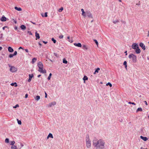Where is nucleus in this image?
Masks as SVG:
<instances>
[{
	"instance_id": "nucleus-26",
	"label": "nucleus",
	"mask_w": 149,
	"mask_h": 149,
	"mask_svg": "<svg viewBox=\"0 0 149 149\" xmlns=\"http://www.w3.org/2000/svg\"><path fill=\"white\" fill-rule=\"evenodd\" d=\"M113 22L114 24H116V23L118 22L119 21L118 19H116L114 21H113Z\"/></svg>"
},
{
	"instance_id": "nucleus-54",
	"label": "nucleus",
	"mask_w": 149,
	"mask_h": 149,
	"mask_svg": "<svg viewBox=\"0 0 149 149\" xmlns=\"http://www.w3.org/2000/svg\"><path fill=\"white\" fill-rule=\"evenodd\" d=\"M69 41L70 42V43H72V42L73 41L72 40H69Z\"/></svg>"
},
{
	"instance_id": "nucleus-19",
	"label": "nucleus",
	"mask_w": 149,
	"mask_h": 149,
	"mask_svg": "<svg viewBox=\"0 0 149 149\" xmlns=\"http://www.w3.org/2000/svg\"><path fill=\"white\" fill-rule=\"evenodd\" d=\"M15 10H17L18 11H21L22 10V9L21 8H18V7H17L16 6V7H15Z\"/></svg>"
},
{
	"instance_id": "nucleus-10",
	"label": "nucleus",
	"mask_w": 149,
	"mask_h": 149,
	"mask_svg": "<svg viewBox=\"0 0 149 149\" xmlns=\"http://www.w3.org/2000/svg\"><path fill=\"white\" fill-rule=\"evenodd\" d=\"M0 20L2 22H5L6 20V18L3 15L1 18Z\"/></svg>"
},
{
	"instance_id": "nucleus-11",
	"label": "nucleus",
	"mask_w": 149,
	"mask_h": 149,
	"mask_svg": "<svg viewBox=\"0 0 149 149\" xmlns=\"http://www.w3.org/2000/svg\"><path fill=\"white\" fill-rule=\"evenodd\" d=\"M135 50V52L136 54H138L141 52L140 49H139V47L136 48Z\"/></svg>"
},
{
	"instance_id": "nucleus-28",
	"label": "nucleus",
	"mask_w": 149,
	"mask_h": 149,
	"mask_svg": "<svg viewBox=\"0 0 149 149\" xmlns=\"http://www.w3.org/2000/svg\"><path fill=\"white\" fill-rule=\"evenodd\" d=\"M106 85L107 86L109 85L110 87H111L112 86V85L110 82H108L106 84Z\"/></svg>"
},
{
	"instance_id": "nucleus-60",
	"label": "nucleus",
	"mask_w": 149,
	"mask_h": 149,
	"mask_svg": "<svg viewBox=\"0 0 149 149\" xmlns=\"http://www.w3.org/2000/svg\"><path fill=\"white\" fill-rule=\"evenodd\" d=\"M20 145L22 147H23L24 146L23 145L22 143H21Z\"/></svg>"
},
{
	"instance_id": "nucleus-50",
	"label": "nucleus",
	"mask_w": 149,
	"mask_h": 149,
	"mask_svg": "<svg viewBox=\"0 0 149 149\" xmlns=\"http://www.w3.org/2000/svg\"><path fill=\"white\" fill-rule=\"evenodd\" d=\"M45 44H47V41H42Z\"/></svg>"
},
{
	"instance_id": "nucleus-48",
	"label": "nucleus",
	"mask_w": 149,
	"mask_h": 149,
	"mask_svg": "<svg viewBox=\"0 0 149 149\" xmlns=\"http://www.w3.org/2000/svg\"><path fill=\"white\" fill-rule=\"evenodd\" d=\"M45 98H46L47 97V93L45 92Z\"/></svg>"
},
{
	"instance_id": "nucleus-16",
	"label": "nucleus",
	"mask_w": 149,
	"mask_h": 149,
	"mask_svg": "<svg viewBox=\"0 0 149 149\" xmlns=\"http://www.w3.org/2000/svg\"><path fill=\"white\" fill-rule=\"evenodd\" d=\"M49 137H50L52 139L53 138V137L52 134L50 133H49L47 136V139H48Z\"/></svg>"
},
{
	"instance_id": "nucleus-47",
	"label": "nucleus",
	"mask_w": 149,
	"mask_h": 149,
	"mask_svg": "<svg viewBox=\"0 0 149 149\" xmlns=\"http://www.w3.org/2000/svg\"><path fill=\"white\" fill-rule=\"evenodd\" d=\"M88 16L89 17H91V18L92 17V15L91 14H90L89 15H88Z\"/></svg>"
},
{
	"instance_id": "nucleus-56",
	"label": "nucleus",
	"mask_w": 149,
	"mask_h": 149,
	"mask_svg": "<svg viewBox=\"0 0 149 149\" xmlns=\"http://www.w3.org/2000/svg\"><path fill=\"white\" fill-rule=\"evenodd\" d=\"M144 102L145 103V104L146 105H148L147 103V102L146 101H144Z\"/></svg>"
},
{
	"instance_id": "nucleus-37",
	"label": "nucleus",
	"mask_w": 149,
	"mask_h": 149,
	"mask_svg": "<svg viewBox=\"0 0 149 149\" xmlns=\"http://www.w3.org/2000/svg\"><path fill=\"white\" fill-rule=\"evenodd\" d=\"M13 56H14V55H13V54H10L8 56L10 58H12Z\"/></svg>"
},
{
	"instance_id": "nucleus-31",
	"label": "nucleus",
	"mask_w": 149,
	"mask_h": 149,
	"mask_svg": "<svg viewBox=\"0 0 149 149\" xmlns=\"http://www.w3.org/2000/svg\"><path fill=\"white\" fill-rule=\"evenodd\" d=\"M17 148V146L15 145L12 146L11 147L12 149H16Z\"/></svg>"
},
{
	"instance_id": "nucleus-27",
	"label": "nucleus",
	"mask_w": 149,
	"mask_h": 149,
	"mask_svg": "<svg viewBox=\"0 0 149 149\" xmlns=\"http://www.w3.org/2000/svg\"><path fill=\"white\" fill-rule=\"evenodd\" d=\"M81 12H82V15L83 16H85V13L84 11V10L83 9H81Z\"/></svg>"
},
{
	"instance_id": "nucleus-58",
	"label": "nucleus",
	"mask_w": 149,
	"mask_h": 149,
	"mask_svg": "<svg viewBox=\"0 0 149 149\" xmlns=\"http://www.w3.org/2000/svg\"><path fill=\"white\" fill-rule=\"evenodd\" d=\"M125 55H127V51H126L125 52Z\"/></svg>"
},
{
	"instance_id": "nucleus-64",
	"label": "nucleus",
	"mask_w": 149,
	"mask_h": 149,
	"mask_svg": "<svg viewBox=\"0 0 149 149\" xmlns=\"http://www.w3.org/2000/svg\"><path fill=\"white\" fill-rule=\"evenodd\" d=\"M41 76V75H39L38 76V77H39L40 76Z\"/></svg>"
},
{
	"instance_id": "nucleus-45",
	"label": "nucleus",
	"mask_w": 149,
	"mask_h": 149,
	"mask_svg": "<svg viewBox=\"0 0 149 149\" xmlns=\"http://www.w3.org/2000/svg\"><path fill=\"white\" fill-rule=\"evenodd\" d=\"M19 107V105L18 104H16L15 107H13L14 108H16L17 107Z\"/></svg>"
},
{
	"instance_id": "nucleus-53",
	"label": "nucleus",
	"mask_w": 149,
	"mask_h": 149,
	"mask_svg": "<svg viewBox=\"0 0 149 149\" xmlns=\"http://www.w3.org/2000/svg\"><path fill=\"white\" fill-rule=\"evenodd\" d=\"M15 30H17V29H18V28L17 27H16V26L15 28Z\"/></svg>"
},
{
	"instance_id": "nucleus-18",
	"label": "nucleus",
	"mask_w": 149,
	"mask_h": 149,
	"mask_svg": "<svg viewBox=\"0 0 149 149\" xmlns=\"http://www.w3.org/2000/svg\"><path fill=\"white\" fill-rule=\"evenodd\" d=\"M35 36L36 37L38 38L39 39L40 38V35L39 33H38L37 32L35 33Z\"/></svg>"
},
{
	"instance_id": "nucleus-40",
	"label": "nucleus",
	"mask_w": 149,
	"mask_h": 149,
	"mask_svg": "<svg viewBox=\"0 0 149 149\" xmlns=\"http://www.w3.org/2000/svg\"><path fill=\"white\" fill-rule=\"evenodd\" d=\"M94 41L95 42L96 44V45L97 46L98 45V42L97 41V40H95H95H94Z\"/></svg>"
},
{
	"instance_id": "nucleus-38",
	"label": "nucleus",
	"mask_w": 149,
	"mask_h": 149,
	"mask_svg": "<svg viewBox=\"0 0 149 149\" xmlns=\"http://www.w3.org/2000/svg\"><path fill=\"white\" fill-rule=\"evenodd\" d=\"M18 123L19 125H21L22 124V122L20 120H19L18 119H17Z\"/></svg>"
},
{
	"instance_id": "nucleus-17",
	"label": "nucleus",
	"mask_w": 149,
	"mask_h": 149,
	"mask_svg": "<svg viewBox=\"0 0 149 149\" xmlns=\"http://www.w3.org/2000/svg\"><path fill=\"white\" fill-rule=\"evenodd\" d=\"M88 79V77L86 75L84 76L83 78V80H84V83H85V81L87 80Z\"/></svg>"
},
{
	"instance_id": "nucleus-39",
	"label": "nucleus",
	"mask_w": 149,
	"mask_h": 149,
	"mask_svg": "<svg viewBox=\"0 0 149 149\" xmlns=\"http://www.w3.org/2000/svg\"><path fill=\"white\" fill-rule=\"evenodd\" d=\"M42 17H47V12L45 13L44 15L43 16L42 15Z\"/></svg>"
},
{
	"instance_id": "nucleus-32",
	"label": "nucleus",
	"mask_w": 149,
	"mask_h": 149,
	"mask_svg": "<svg viewBox=\"0 0 149 149\" xmlns=\"http://www.w3.org/2000/svg\"><path fill=\"white\" fill-rule=\"evenodd\" d=\"M52 75V74L51 73H50L49 74V76H48V78H47V79L48 80H50L51 78V76Z\"/></svg>"
},
{
	"instance_id": "nucleus-51",
	"label": "nucleus",
	"mask_w": 149,
	"mask_h": 149,
	"mask_svg": "<svg viewBox=\"0 0 149 149\" xmlns=\"http://www.w3.org/2000/svg\"><path fill=\"white\" fill-rule=\"evenodd\" d=\"M25 52H29L28 50L27 49H25Z\"/></svg>"
},
{
	"instance_id": "nucleus-6",
	"label": "nucleus",
	"mask_w": 149,
	"mask_h": 149,
	"mask_svg": "<svg viewBox=\"0 0 149 149\" xmlns=\"http://www.w3.org/2000/svg\"><path fill=\"white\" fill-rule=\"evenodd\" d=\"M132 48L133 49H135L136 48L139 47V45L137 43H134L132 45Z\"/></svg>"
},
{
	"instance_id": "nucleus-9",
	"label": "nucleus",
	"mask_w": 149,
	"mask_h": 149,
	"mask_svg": "<svg viewBox=\"0 0 149 149\" xmlns=\"http://www.w3.org/2000/svg\"><path fill=\"white\" fill-rule=\"evenodd\" d=\"M29 77L28 79V82H30L31 80V78L33 77V74H29Z\"/></svg>"
},
{
	"instance_id": "nucleus-55",
	"label": "nucleus",
	"mask_w": 149,
	"mask_h": 149,
	"mask_svg": "<svg viewBox=\"0 0 149 149\" xmlns=\"http://www.w3.org/2000/svg\"><path fill=\"white\" fill-rule=\"evenodd\" d=\"M1 37H0L1 38H2V37H3V34L2 33H1Z\"/></svg>"
},
{
	"instance_id": "nucleus-5",
	"label": "nucleus",
	"mask_w": 149,
	"mask_h": 149,
	"mask_svg": "<svg viewBox=\"0 0 149 149\" xmlns=\"http://www.w3.org/2000/svg\"><path fill=\"white\" fill-rule=\"evenodd\" d=\"M9 67H10V71L12 72H16L17 71V69L14 66H11L9 64H8Z\"/></svg>"
},
{
	"instance_id": "nucleus-12",
	"label": "nucleus",
	"mask_w": 149,
	"mask_h": 149,
	"mask_svg": "<svg viewBox=\"0 0 149 149\" xmlns=\"http://www.w3.org/2000/svg\"><path fill=\"white\" fill-rule=\"evenodd\" d=\"M74 44L75 46L78 47H81V45L80 43H74Z\"/></svg>"
},
{
	"instance_id": "nucleus-8",
	"label": "nucleus",
	"mask_w": 149,
	"mask_h": 149,
	"mask_svg": "<svg viewBox=\"0 0 149 149\" xmlns=\"http://www.w3.org/2000/svg\"><path fill=\"white\" fill-rule=\"evenodd\" d=\"M139 46L141 47L142 48L143 50H145L146 49L145 46L143 43L142 42H141L139 44Z\"/></svg>"
},
{
	"instance_id": "nucleus-25",
	"label": "nucleus",
	"mask_w": 149,
	"mask_h": 149,
	"mask_svg": "<svg viewBox=\"0 0 149 149\" xmlns=\"http://www.w3.org/2000/svg\"><path fill=\"white\" fill-rule=\"evenodd\" d=\"M142 111V108L141 107H140V108H138V109L136 110V112H137L139 111Z\"/></svg>"
},
{
	"instance_id": "nucleus-44",
	"label": "nucleus",
	"mask_w": 149,
	"mask_h": 149,
	"mask_svg": "<svg viewBox=\"0 0 149 149\" xmlns=\"http://www.w3.org/2000/svg\"><path fill=\"white\" fill-rule=\"evenodd\" d=\"M63 36L62 35H61L59 36V38L60 39H62L63 38Z\"/></svg>"
},
{
	"instance_id": "nucleus-41",
	"label": "nucleus",
	"mask_w": 149,
	"mask_h": 149,
	"mask_svg": "<svg viewBox=\"0 0 149 149\" xmlns=\"http://www.w3.org/2000/svg\"><path fill=\"white\" fill-rule=\"evenodd\" d=\"M128 103L129 104H132L134 105H136V104L134 102H128Z\"/></svg>"
},
{
	"instance_id": "nucleus-4",
	"label": "nucleus",
	"mask_w": 149,
	"mask_h": 149,
	"mask_svg": "<svg viewBox=\"0 0 149 149\" xmlns=\"http://www.w3.org/2000/svg\"><path fill=\"white\" fill-rule=\"evenodd\" d=\"M86 146L88 148H90L91 145V141H90L89 136L88 134L86 136Z\"/></svg>"
},
{
	"instance_id": "nucleus-21",
	"label": "nucleus",
	"mask_w": 149,
	"mask_h": 149,
	"mask_svg": "<svg viewBox=\"0 0 149 149\" xmlns=\"http://www.w3.org/2000/svg\"><path fill=\"white\" fill-rule=\"evenodd\" d=\"M40 96L39 95H38L36 96V97L35 98V99L37 101H38L40 99Z\"/></svg>"
},
{
	"instance_id": "nucleus-35",
	"label": "nucleus",
	"mask_w": 149,
	"mask_h": 149,
	"mask_svg": "<svg viewBox=\"0 0 149 149\" xmlns=\"http://www.w3.org/2000/svg\"><path fill=\"white\" fill-rule=\"evenodd\" d=\"M5 142L6 143H8L9 142V139L8 138H6L5 140Z\"/></svg>"
},
{
	"instance_id": "nucleus-52",
	"label": "nucleus",
	"mask_w": 149,
	"mask_h": 149,
	"mask_svg": "<svg viewBox=\"0 0 149 149\" xmlns=\"http://www.w3.org/2000/svg\"><path fill=\"white\" fill-rule=\"evenodd\" d=\"M22 49L23 50H24V49L21 47H20L18 49Z\"/></svg>"
},
{
	"instance_id": "nucleus-57",
	"label": "nucleus",
	"mask_w": 149,
	"mask_h": 149,
	"mask_svg": "<svg viewBox=\"0 0 149 149\" xmlns=\"http://www.w3.org/2000/svg\"><path fill=\"white\" fill-rule=\"evenodd\" d=\"M31 22L34 24H36V23L35 22H33L31 21Z\"/></svg>"
},
{
	"instance_id": "nucleus-22",
	"label": "nucleus",
	"mask_w": 149,
	"mask_h": 149,
	"mask_svg": "<svg viewBox=\"0 0 149 149\" xmlns=\"http://www.w3.org/2000/svg\"><path fill=\"white\" fill-rule=\"evenodd\" d=\"M100 70V68H97V69L95 70V72L94 73V74H96V72L98 73L99 71Z\"/></svg>"
},
{
	"instance_id": "nucleus-20",
	"label": "nucleus",
	"mask_w": 149,
	"mask_h": 149,
	"mask_svg": "<svg viewBox=\"0 0 149 149\" xmlns=\"http://www.w3.org/2000/svg\"><path fill=\"white\" fill-rule=\"evenodd\" d=\"M82 48L83 49H84V50H86L88 49V48H87V47L85 45H83L82 46Z\"/></svg>"
},
{
	"instance_id": "nucleus-30",
	"label": "nucleus",
	"mask_w": 149,
	"mask_h": 149,
	"mask_svg": "<svg viewBox=\"0 0 149 149\" xmlns=\"http://www.w3.org/2000/svg\"><path fill=\"white\" fill-rule=\"evenodd\" d=\"M63 63L65 64H67L68 63V62L65 59H63Z\"/></svg>"
},
{
	"instance_id": "nucleus-46",
	"label": "nucleus",
	"mask_w": 149,
	"mask_h": 149,
	"mask_svg": "<svg viewBox=\"0 0 149 149\" xmlns=\"http://www.w3.org/2000/svg\"><path fill=\"white\" fill-rule=\"evenodd\" d=\"M7 26H4L2 28V29L3 30H4L5 28H7Z\"/></svg>"
},
{
	"instance_id": "nucleus-59",
	"label": "nucleus",
	"mask_w": 149,
	"mask_h": 149,
	"mask_svg": "<svg viewBox=\"0 0 149 149\" xmlns=\"http://www.w3.org/2000/svg\"><path fill=\"white\" fill-rule=\"evenodd\" d=\"M38 44L40 45V46H41L42 45L39 42H38Z\"/></svg>"
},
{
	"instance_id": "nucleus-29",
	"label": "nucleus",
	"mask_w": 149,
	"mask_h": 149,
	"mask_svg": "<svg viewBox=\"0 0 149 149\" xmlns=\"http://www.w3.org/2000/svg\"><path fill=\"white\" fill-rule=\"evenodd\" d=\"M127 63L126 61H125L123 63V65H125V68H127Z\"/></svg>"
},
{
	"instance_id": "nucleus-61",
	"label": "nucleus",
	"mask_w": 149,
	"mask_h": 149,
	"mask_svg": "<svg viewBox=\"0 0 149 149\" xmlns=\"http://www.w3.org/2000/svg\"><path fill=\"white\" fill-rule=\"evenodd\" d=\"M2 49V47H0V51H1Z\"/></svg>"
},
{
	"instance_id": "nucleus-3",
	"label": "nucleus",
	"mask_w": 149,
	"mask_h": 149,
	"mask_svg": "<svg viewBox=\"0 0 149 149\" xmlns=\"http://www.w3.org/2000/svg\"><path fill=\"white\" fill-rule=\"evenodd\" d=\"M128 57L132 59L133 63H135L136 62V56L135 55L131 54L129 55Z\"/></svg>"
},
{
	"instance_id": "nucleus-1",
	"label": "nucleus",
	"mask_w": 149,
	"mask_h": 149,
	"mask_svg": "<svg viewBox=\"0 0 149 149\" xmlns=\"http://www.w3.org/2000/svg\"><path fill=\"white\" fill-rule=\"evenodd\" d=\"M93 145L97 149H104L105 142L102 139L98 140L95 139L93 141Z\"/></svg>"
},
{
	"instance_id": "nucleus-33",
	"label": "nucleus",
	"mask_w": 149,
	"mask_h": 149,
	"mask_svg": "<svg viewBox=\"0 0 149 149\" xmlns=\"http://www.w3.org/2000/svg\"><path fill=\"white\" fill-rule=\"evenodd\" d=\"M63 10V7H61L59 9L58 11L59 12H61Z\"/></svg>"
},
{
	"instance_id": "nucleus-43",
	"label": "nucleus",
	"mask_w": 149,
	"mask_h": 149,
	"mask_svg": "<svg viewBox=\"0 0 149 149\" xmlns=\"http://www.w3.org/2000/svg\"><path fill=\"white\" fill-rule=\"evenodd\" d=\"M27 33H29V34L30 35H32V33H31V31H28L27 32Z\"/></svg>"
},
{
	"instance_id": "nucleus-2",
	"label": "nucleus",
	"mask_w": 149,
	"mask_h": 149,
	"mask_svg": "<svg viewBox=\"0 0 149 149\" xmlns=\"http://www.w3.org/2000/svg\"><path fill=\"white\" fill-rule=\"evenodd\" d=\"M38 66L39 68L38 70L39 72L44 74L46 73V70L45 69H43V65L42 62H39L38 63Z\"/></svg>"
},
{
	"instance_id": "nucleus-42",
	"label": "nucleus",
	"mask_w": 149,
	"mask_h": 149,
	"mask_svg": "<svg viewBox=\"0 0 149 149\" xmlns=\"http://www.w3.org/2000/svg\"><path fill=\"white\" fill-rule=\"evenodd\" d=\"M17 54V52L16 51H15L14 52V54H13L14 56L16 55Z\"/></svg>"
},
{
	"instance_id": "nucleus-7",
	"label": "nucleus",
	"mask_w": 149,
	"mask_h": 149,
	"mask_svg": "<svg viewBox=\"0 0 149 149\" xmlns=\"http://www.w3.org/2000/svg\"><path fill=\"white\" fill-rule=\"evenodd\" d=\"M56 102H53L49 103L47 106L48 107H51L53 106H54L56 104Z\"/></svg>"
},
{
	"instance_id": "nucleus-49",
	"label": "nucleus",
	"mask_w": 149,
	"mask_h": 149,
	"mask_svg": "<svg viewBox=\"0 0 149 149\" xmlns=\"http://www.w3.org/2000/svg\"><path fill=\"white\" fill-rule=\"evenodd\" d=\"M28 96V94H26L25 95V97L26 98H27Z\"/></svg>"
},
{
	"instance_id": "nucleus-13",
	"label": "nucleus",
	"mask_w": 149,
	"mask_h": 149,
	"mask_svg": "<svg viewBox=\"0 0 149 149\" xmlns=\"http://www.w3.org/2000/svg\"><path fill=\"white\" fill-rule=\"evenodd\" d=\"M8 51L10 52H12L14 51L13 49L11 47H8Z\"/></svg>"
},
{
	"instance_id": "nucleus-23",
	"label": "nucleus",
	"mask_w": 149,
	"mask_h": 149,
	"mask_svg": "<svg viewBox=\"0 0 149 149\" xmlns=\"http://www.w3.org/2000/svg\"><path fill=\"white\" fill-rule=\"evenodd\" d=\"M37 60V58H33L32 60V63L33 64Z\"/></svg>"
},
{
	"instance_id": "nucleus-34",
	"label": "nucleus",
	"mask_w": 149,
	"mask_h": 149,
	"mask_svg": "<svg viewBox=\"0 0 149 149\" xmlns=\"http://www.w3.org/2000/svg\"><path fill=\"white\" fill-rule=\"evenodd\" d=\"M15 141H11L10 142V145H12V146L14 145V144H15Z\"/></svg>"
},
{
	"instance_id": "nucleus-15",
	"label": "nucleus",
	"mask_w": 149,
	"mask_h": 149,
	"mask_svg": "<svg viewBox=\"0 0 149 149\" xmlns=\"http://www.w3.org/2000/svg\"><path fill=\"white\" fill-rule=\"evenodd\" d=\"M20 28L22 30H25L26 29V26L24 25H22L20 26Z\"/></svg>"
},
{
	"instance_id": "nucleus-24",
	"label": "nucleus",
	"mask_w": 149,
	"mask_h": 149,
	"mask_svg": "<svg viewBox=\"0 0 149 149\" xmlns=\"http://www.w3.org/2000/svg\"><path fill=\"white\" fill-rule=\"evenodd\" d=\"M15 85V87H16L17 86V84L16 83V82H15L14 83H12L11 84H10V85L11 86H14V85Z\"/></svg>"
},
{
	"instance_id": "nucleus-62",
	"label": "nucleus",
	"mask_w": 149,
	"mask_h": 149,
	"mask_svg": "<svg viewBox=\"0 0 149 149\" xmlns=\"http://www.w3.org/2000/svg\"><path fill=\"white\" fill-rule=\"evenodd\" d=\"M67 38H68V39L69 40V39H70V36H68V37H67Z\"/></svg>"
},
{
	"instance_id": "nucleus-63",
	"label": "nucleus",
	"mask_w": 149,
	"mask_h": 149,
	"mask_svg": "<svg viewBox=\"0 0 149 149\" xmlns=\"http://www.w3.org/2000/svg\"><path fill=\"white\" fill-rule=\"evenodd\" d=\"M148 37H149V31H148V34L147 35Z\"/></svg>"
},
{
	"instance_id": "nucleus-36",
	"label": "nucleus",
	"mask_w": 149,
	"mask_h": 149,
	"mask_svg": "<svg viewBox=\"0 0 149 149\" xmlns=\"http://www.w3.org/2000/svg\"><path fill=\"white\" fill-rule=\"evenodd\" d=\"M52 40L53 41V42L54 43H56V40L55 39H54V38H52Z\"/></svg>"
},
{
	"instance_id": "nucleus-14",
	"label": "nucleus",
	"mask_w": 149,
	"mask_h": 149,
	"mask_svg": "<svg viewBox=\"0 0 149 149\" xmlns=\"http://www.w3.org/2000/svg\"><path fill=\"white\" fill-rule=\"evenodd\" d=\"M140 138L142 140H144L145 141H146L148 140V139L146 137H143L142 136H140Z\"/></svg>"
}]
</instances>
